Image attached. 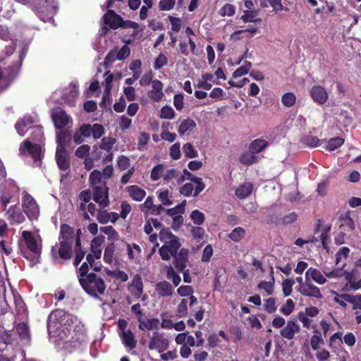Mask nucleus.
Returning <instances> with one entry per match:
<instances>
[{
	"label": "nucleus",
	"mask_w": 361,
	"mask_h": 361,
	"mask_svg": "<svg viewBox=\"0 0 361 361\" xmlns=\"http://www.w3.org/2000/svg\"><path fill=\"white\" fill-rule=\"evenodd\" d=\"M176 116L173 109L169 106H164L160 110L159 117L164 119H173Z\"/></svg>",
	"instance_id": "nucleus-43"
},
{
	"label": "nucleus",
	"mask_w": 361,
	"mask_h": 361,
	"mask_svg": "<svg viewBox=\"0 0 361 361\" xmlns=\"http://www.w3.org/2000/svg\"><path fill=\"white\" fill-rule=\"evenodd\" d=\"M300 330V326L293 320H288L286 326L281 331V336L286 339L291 340L294 338L295 333Z\"/></svg>",
	"instance_id": "nucleus-17"
},
{
	"label": "nucleus",
	"mask_w": 361,
	"mask_h": 361,
	"mask_svg": "<svg viewBox=\"0 0 361 361\" xmlns=\"http://www.w3.org/2000/svg\"><path fill=\"white\" fill-rule=\"evenodd\" d=\"M115 142L114 138L105 137L102 140L100 148L109 152L112 149Z\"/></svg>",
	"instance_id": "nucleus-56"
},
{
	"label": "nucleus",
	"mask_w": 361,
	"mask_h": 361,
	"mask_svg": "<svg viewBox=\"0 0 361 361\" xmlns=\"http://www.w3.org/2000/svg\"><path fill=\"white\" fill-rule=\"evenodd\" d=\"M129 291L136 298H140L143 293L144 286L141 276L137 274L133 278L128 287Z\"/></svg>",
	"instance_id": "nucleus-16"
},
{
	"label": "nucleus",
	"mask_w": 361,
	"mask_h": 361,
	"mask_svg": "<svg viewBox=\"0 0 361 361\" xmlns=\"http://www.w3.org/2000/svg\"><path fill=\"white\" fill-rule=\"evenodd\" d=\"M298 291L304 296L314 297L317 299L322 298L320 289L312 283L308 282V281H306L305 285L299 286Z\"/></svg>",
	"instance_id": "nucleus-14"
},
{
	"label": "nucleus",
	"mask_w": 361,
	"mask_h": 361,
	"mask_svg": "<svg viewBox=\"0 0 361 361\" xmlns=\"http://www.w3.org/2000/svg\"><path fill=\"white\" fill-rule=\"evenodd\" d=\"M195 126L196 123L192 119L185 118L181 122L178 128V133L180 135H183L187 131L192 130Z\"/></svg>",
	"instance_id": "nucleus-35"
},
{
	"label": "nucleus",
	"mask_w": 361,
	"mask_h": 361,
	"mask_svg": "<svg viewBox=\"0 0 361 361\" xmlns=\"http://www.w3.org/2000/svg\"><path fill=\"white\" fill-rule=\"evenodd\" d=\"M310 93L313 101L318 104H323L328 99L327 92L324 87L321 85L313 86Z\"/></svg>",
	"instance_id": "nucleus-15"
},
{
	"label": "nucleus",
	"mask_w": 361,
	"mask_h": 361,
	"mask_svg": "<svg viewBox=\"0 0 361 361\" xmlns=\"http://www.w3.org/2000/svg\"><path fill=\"white\" fill-rule=\"evenodd\" d=\"M246 231L242 227L235 228L228 235V237L234 242H239L245 235Z\"/></svg>",
	"instance_id": "nucleus-37"
},
{
	"label": "nucleus",
	"mask_w": 361,
	"mask_h": 361,
	"mask_svg": "<svg viewBox=\"0 0 361 361\" xmlns=\"http://www.w3.org/2000/svg\"><path fill=\"white\" fill-rule=\"evenodd\" d=\"M240 162L244 165H252L254 163H256L257 161V158L255 154H252L251 152H245L240 155Z\"/></svg>",
	"instance_id": "nucleus-42"
},
{
	"label": "nucleus",
	"mask_w": 361,
	"mask_h": 361,
	"mask_svg": "<svg viewBox=\"0 0 361 361\" xmlns=\"http://www.w3.org/2000/svg\"><path fill=\"white\" fill-rule=\"evenodd\" d=\"M181 244L178 238L165 242V243L159 248V253L163 260H169L171 257L178 253Z\"/></svg>",
	"instance_id": "nucleus-7"
},
{
	"label": "nucleus",
	"mask_w": 361,
	"mask_h": 361,
	"mask_svg": "<svg viewBox=\"0 0 361 361\" xmlns=\"http://www.w3.org/2000/svg\"><path fill=\"white\" fill-rule=\"evenodd\" d=\"M294 283L295 281L292 279H285L282 282L283 293L285 297H288L291 294Z\"/></svg>",
	"instance_id": "nucleus-49"
},
{
	"label": "nucleus",
	"mask_w": 361,
	"mask_h": 361,
	"mask_svg": "<svg viewBox=\"0 0 361 361\" xmlns=\"http://www.w3.org/2000/svg\"><path fill=\"white\" fill-rule=\"evenodd\" d=\"M155 290L159 297H169L173 294V287L171 284L166 281L158 282L155 286Z\"/></svg>",
	"instance_id": "nucleus-25"
},
{
	"label": "nucleus",
	"mask_w": 361,
	"mask_h": 361,
	"mask_svg": "<svg viewBox=\"0 0 361 361\" xmlns=\"http://www.w3.org/2000/svg\"><path fill=\"white\" fill-rule=\"evenodd\" d=\"M22 207L23 212L30 220L35 219L39 214V207L35 199L28 193L23 197Z\"/></svg>",
	"instance_id": "nucleus-6"
},
{
	"label": "nucleus",
	"mask_w": 361,
	"mask_h": 361,
	"mask_svg": "<svg viewBox=\"0 0 361 361\" xmlns=\"http://www.w3.org/2000/svg\"><path fill=\"white\" fill-rule=\"evenodd\" d=\"M219 13L221 16H233L235 13V8L233 4H226L220 8Z\"/></svg>",
	"instance_id": "nucleus-55"
},
{
	"label": "nucleus",
	"mask_w": 361,
	"mask_h": 361,
	"mask_svg": "<svg viewBox=\"0 0 361 361\" xmlns=\"http://www.w3.org/2000/svg\"><path fill=\"white\" fill-rule=\"evenodd\" d=\"M177 315L179 317H184L188 315V300L182 299L177 307Z\"/></svg>",
	"instance_id": "nucleus-53"
},
{
	"label": "nucleus",
	"mask_w": 361,
	"mask_h": 361,
	"mask_svg": "<svg viewBox=\"0 0 361 361\" xmlns=\"http://www.w3.org/2000/svg\"><path fill=\"white\" fill-rule=\"evenodd\" d=\"M92 135L94 139H99L104 134V128L102 124L94 123L92 126Z\"/></svg>",
	"instance_id": "nucleus-60"
},
{
	"label": "nucleus",
	"mask_w": 361,
	"mask_h": 361,
	"mask_svg": "<svg viewBox=\"0 0 361 361\" xmlns=\"http://www.w3.org/2000/svg\"><path fill=\"white\" fill-rule=\"evenodd\" d=\"M119 336L125 347L130 350H133L136 347L137 340L134 334L130 329L127 330V331L119 332Z\"/></svg>",
	"instance_id": "nucleus-22"
},
{
	"label": "nucleus",
	"mask_w": 361,
	"mask_h": 361,
	"mask_svg": "<svg viewBox=\"0 0 361 361\" xmlns=\"http://www.w3.org/2000/svg\"><path fill=\"white\" fill-rule=\"evenodd\" d=\"M301 142L308 147H316L319 145L320 140L317 136L306 135L301 139Z\"/></svg>",
	"instance_id": "nucleus-45"
},
{
	"label": "nucleus",
	"mask_w": 361,
	"mask_h": 361,
	"mask_svg": "<svg viewBox=\"0 0 361 361\" xmlns=\"http://www.w3.org/2000/svg\"><path fill=\"white\" fill-rule=\"evenodd\" d=\"M253 185L251 183H245L240 185L235 190V195L239 199H245L252 192Z\"/></svg>",
	"instance_id": "nucleus-31"
},
{
	"label": "nucleus",
	"mask_w": 361,
	"mask_h": 361,
	"mask_svg": "<svg viewBox=\"0 0 361 361\" xmlns=\"http://www.w3.org/2000/svg\"><path fill=\"white\" fill-rule=\"evenodd\" d=\"M16 330L20 339L30 340V335L27 324L24 322L18 323L16 326Z\"/></svg>",
	"instance_id": "nucleus-34"
},
{
	"label": "nucleus",
	"mask_w": 361,
	"mask_h": 361,
	"mask_svg": "<svg viewBox=\"0 0 361 361\" xmlns=\"http://www.w3.org/2000/svg\"><path fill=\"white\" fill-rule=\"evenodd\" d=\"M190 218L195 224L202 225L204 221L205 216L202 212L195 209L192 212Z\"/></svg>",
	"instance_id": "nucleus-51"
},
{
	"label": "nucleus",
	"mask_w": 361,
	"mask_h": 361,
	"mask_svg": "<svg viewBox=\"0 0 361 361\" xmlns=\"http://www.w3.org/2000/svg\"><path fill=\"white\" fill-rule=\"evenodd\" d=\"M306 281H309V278H311L316 283L322 285L326 282V278L322 275L321 271L317 269L310 267L307 269L305 273Z\"/></svg>",
	"instance_id": "nucleus-27"
},
{
	"label": "nucleus",
	"mask_w": 361,
	"mask_h": 361,
	"mask_svg": "<svg viewBox=\"0 0 361 361\" xmlns=\"http://www.w3.org/2000/svg\"><path fill=\"white\" fill-rule=\"evenodd\" d=\"M281 102L286 107H292L295 104L296 96L293 92H286L282 96Z\"/></svg>",
	"instance_id": "nucleus-39"
},
{
	"label": "nucleus",
	"mask_w": 361,
	"mask_h": 361,
	"mask_svg": "<svg viewBox=\"0 0 361 361\" xmlns=\"http://www.w3.org/2000/svg\"><path fill=\"white\" fill-rule=\"evenodd\" d=\"M164 165L161 164H157L152 169L150 173V178L152 181H157L160 179L164 172Z\"/></svg>",
	"instance_id": "nucleus-46"
},
{
	"label": "nucleus",
	"mask_w": 361,
	"mask_h": 361,
	"mask_svg": "<svg viewBox=\"0 0 361 361\" xmlns=\"http://www.w3.org/2000/svg\"><path fill=\"white\" fill-rule=\"evenodd\" d=\"M338 225L343 231L352 232L355 230V222L350 217V211H348L339 216L338 219Z\"/></svg>",
	"instance_id": "nucleus-13"
},
{
	"label": "nucleus",
	"mask_w": 361,
	"mask_h": 361,
	"mask_svg": "<svg viewBox=\"0 0 361 361\" xmlns=\"http://www.w3.org/2000/svg\"><path fill=\"white\" fill-rule=\"evenodd\" d=\"M166 278L171 280L175 286H178L181 281L180 276L175 271L171 266H169L166 269Z\"/></svg>",
	"instance_id": "nucleus-40"
},
{
	"label": "nucleus",
	"mask_w": 361,
	"mask_h": 361,
	"mask_svg": "<svg viewBox=\"0 0 361 361\" xmlns=\"http://www.w3.org/2000/svg\"><path fill=\"white\" fill-rule=\"evenodd\" d=\"M175 238H177V236L173 235L169 228H162L159 232V239L164 243L169 240H173Z\"/></svg>",
	"instance_id": "nucleus-50"
},
{
	"label": "nucleus",
	"mask_w": 361,
	"mask_h": 361,
	"mask_svg": "<svg viewBox=\"0 0 361 361\" xmlns=\"http://www.w3.org/2000/svg\"><path fill=\"white\" fill-rule=\"evenodd\" d=\"M324 341L322 337V335L314 334L310 339V345L314 350H317L319 348V344H324Z\"/></svg>",
	"instance_id": "nucleus-62"
},
{
	"label": "nucleus",
	"mask_w": 361,
	"mask_h": 361,
	"mask_svg": "<svg viewBox=\"0 0 361 361\" xmlns=\"http://www.w3.org/2000/svg\"><path fill=\"white\" fill-rule=\"evenodd\" d=\"M189 251L186 248H181L178 253L173 255V264L178 272H182L187 267Z\"/></svg>",
	"instance_id": "nucleus-11"
},
{
	"label": "nucleus",
	"mask_w": 361,
	"mask_h": 361,
	"mask_svg": "<svg viewBox=\"0 0 361 361\" xmlns=\"http://www.w3.org/2000/svg\"><path fill=\"white\" fill-rule=\"evenodd\" d=\"M76 321V317L61 309L53 310L49 315L48 322L59 324L67 329L73 326Z\"/></svg>",
	"instance_id": "nucleus-3"
},
{
	"label": "nucleus",
	"mask_w": 361,
	"mask_h": 361,
	"mask_svg": "<svg viewBox=\"0 0 361 361\" xmlns=\"http://www.w3.org/2000/svg\"><path fill=\"white\" fill-rule=\"evenodd\" d=\"M71 138V132L68 130H61L56 134L58 147L56 149H66V147Z\"/></svg>",
	"instance_id": "nucleus-29"
},
{
	"label": "nucleus",
	"mask_w": 361,
	"mask_h": 361,
	"mask_svg": "<svg viewBox=\"0 0 361 361\" xmlns=\"http://www.w3.org/2000/svg\"><path fill=\"white\" fill-rule=\"evenodd\" d=\"M344 143V139L341 137H336L331 138L326 145V149L331 152L337 149L338 147L343 145Z\"/></svg>",
	"instance_id": "nucleus-38"
},
{
	"label": "nucleus",
	"mask_w": 361,
	"mask_h": 361,
	"mask_svg": "<svg viewBox=\"0 0 361 361\" xmlns=\"http://www.w3.org/2000/svg\"><path fill=\"white\" fill-rule=\"evenodd\" d=\"M114 250L115 246L114 243H110L106 247L104 253V261L106 263L111 264L112 262Z\"/></svg>",
	"instance_id": "nucleus-47"
},
{
	"label": "nucleus",
	"mask_w": 361,
	"mask_h": 361,
	"mask_svg": "<svg viewBox=\"0 0 361 361\" xmlns=\"http://www.w3.org/2000/svg\"><path fill=\"white\" fill-rule=\"evenodd\" d=\"M169 345V340L164 337V334L155 331L150 338L148 347L150 350H156L161 353L168 348Z\"/></svg>",
	"instance_id": "nucleus-10"
},
{
	"label": "nucleus",
	"mask_w": 361,
	"mask_h": 361,
	"mask_svg": "<svg viewBox=\"0 0 361 361\" xmlns=\"http://www.w3.org/2000/svg\"><path fill=\"white\" fill-rule=\"evenodd\" d=\"M126 192L129 196L135 201H142L146 195L145 190L142 189L137 185H129L126 188Z\"/></svg>",
	"instance_id": "nucleus-24"
},
{
	"label": "nucleus",
	"mask_w": 361,
	"mask_h": 361,
	"mask_svg": "<svg viewBox=\"0 0 361 361\" xmlns=\"http://www.w3.org/2000/svg\"><path fill=\"white\" fill-rule=\"evenodd\" d=\"M6 214L11 224H22L25 220L24 215L18 209L17 205L11 206L6 212Z\"/></svg>",
	"instance_id": "nucleus-23"
},
{
	"label": "nucleus",
	"mask_w": 361,
	"mask_h": 361,
	"mask_svg": "<svg viewBox=\"0 0 361 361\" xmlns=\"http://www.w3.org/2000/svg\"><path fill=\"white\" fill-rule=\"evenodd\" d=\"M149 134L146 132H142L137 140V149L142 150L149 141Z\"/></svg>",
	"instance_id": "nucleus-54"
},
{
	"label": "nucleus",
	"mask_w": 361,
	"mask_h": 361,
	"mask_svg": "<svg viewBox=\"0 0 361 361\" xmlns=\"http://www.w3.org/2000/svg\"><path fill=\"white\" fill-rule=\"evenodd\" d=\"M259 11L256 10L249 11L246 10L244 11V15H243L240 19L244 23L252 22V23H260L262 21L261 18H256L258 16Z\"/></svg>",
	"instance_id": "nucleus-36"
},
{
	"label": "nucleus",
	"mask_w": 361,
	"mask_h": 361,
	"mask_svg": "<svg viewBox=\"0 0 361 361\" xmlns=\"http://www.w3.org/2000/svg\"><path fill=\"white\" fill-rule=\"evenodd\" d=\"M183 150L185 156L188 158L192 159L198 156L197 151L194 149L193 145L190 142H187L183 145Z\"/></svg>",
	"instance_id": "nucleus-48"
},
{
	"label": "nucleus",
	"mask_w": 361,
	"mask_h": 361,
	"mask_svg": "<svg viewBox=\"0 0 361 361\" xmlns=\"http://www.w3.org/2000/svg\"><path fill=\"white\" fill-rule=\"evenodd\" d=\"M137 321L140 323L139 329L141 330H152V329L156 328L159 322V319L156 318L143 320L142 317L137 318Z\"/></svg>",
	"instance_id": "nucleus-33"
},
{
	"label": "nucleus",
	"mask_w": 361,
	"mask_h": 361,
	"mask_svg": "<svg viewBox=\"0 0 361 361\" xmlns=\"http://www.w3.org/2000/svg\"><path fill=\"white\" fill-rule=\"evenodd\" d=\"M92 197L101 208L104 209L109 206V188L106 183L102 186H94L92 188Z\"/></svg>",
	"instance_id": "nucleus-8"
},
{
	"label": "nucleus",
	"mask_w": 361,
	"mask_h": 361,
	"mask_svg": "<svg viewBox=\"0 0 361 361\" xmlns=\"http://www.w3.org/2000/svg\"><path fill=\"white\" fill-rule=\"evenodd\" d=\"M56 161L58 167L61 171H66L71 167L70 159L66 149L56 150Z\"/></svg>",
	"instance_id": "nucleus-18"
},
{
	"label": "nucleus",
	"mask_w": 361,
	"mask_h": 361,
	"mask_svg": "<svg viewBox=\"0 0 361 361\" xmlns=\"http://www.w3.org/2000/svg\"><path fill=\"white\" fill-rule=\"evenodd\" d=\"M102 19L104 23L109 25L113 30L120 27L121 23L122 22V17L111 9L107 10Z\"/></svg>",
	"instance_id": "nucleus-12"
},
{
	"label": "nucleus",
	"mask_w": 361,
	"mask_h": 361,
	"mask_svg": "<svg viewBox=\"0 0 361 361\" xmlns=\"http://www.w3.org/2000/svg\"><path fill=\"white\" fill-rule=\"evenodd\" d=\"M79 94L78 87L75 85H72L68 92L63 94L65 102L71 106H75V102Z\"/></svg>",
	"instance_id": "nucleus-32"
},
{
	"label": "nucleus",
	"mask_w": 361,
	"mask_h": 361,
	"mask_svg": "<svg viewBox=\"0 0 361 361\" xmlns=\"http://www.w3.org/2000/svg\"><path fill=\"white\" fill-rule=\"evenodd\" d=\"M79 283L86 293L95 298L103 295L106 288L104 279L93 272L85 278H80Z\"/></svg>",
	"instance_id": "nucleus-1"
},
{
	"label": "nucleus",
	"mask_w": 361,
	"mask_h": 361,
	"mask_svg": "<svg viewBox=\"0 0 361 361\" xmlns=\"http://www.w3.org/2000/svg\"><path fill=\"white\" fill-rule=\"evenodd\" d=\"M60 246L59 250H57L55 247H52L51 250V255L54 259L56 262H58V259H63L65 261L69 260L73 255V244L70 242H66L65 240H61L60 243Z\"/></svg>",
	"instance_id": "nucleus-5"
},
{
	"label": "nucleus",
	"mask_w": 361,
	"mask_h": 361,
	"mask_svg": "<svg viewBox=\"0 0 361 361\" xmlns=\"http://www.w3.org/2000/svg\"><path fill=\"white\" fill-rule=\"evenodd\" d=\"M38 18L44 23L53 20L58 11L56 0H28Z\"/></svg>",
	"instance_id": "nucleus-2"
},
{
	"label": "nucleus",
	"mask_w": 361,
	"mask_h": 361,
	"mask_svg": "<svg viewBox=\"0 0 361 361\" xmlns=\"http://www.w3.org/2000/svg\"><path fill=\"white\" fill-rule=\"evenodd\" d=\"M127 251H128V258L130 259H134L135 257H137V255H140V254L141 253V248L136 243H133L132 245L130 244H128Z\"/></svg>",
	"instance_id": "nucleus-44"
},
{
	"label": "nucleus",
	"mask_w": 361,
	"mask_h": 361,
	"mask_svg": "<svg viewBox=\"0 0 361 361\" xmlns=\"http://www.w3.org/2000/svg\"><path fill=\"white\" fill-rule=\"evenodd\" d=\"M294 307L295 303L293 300L292 299H288L286 300V305L281 307L280 311L284 315L288 316L293 312Z\"/></svg>",
	"instance_id": "nucleus-57"
},
{
	"label": "nucleus",
	"mask_w": 361,
	"mask_h": 361,
	"mask_svg": "<svg viewBox=\"0 0 361 361\" xmlns=\"http://www.w3.org/2000/svg\"><path fill=\"white\" fill-rule=\"evenodd\" d=\"M34 123V119L31 116H27L23 117L20 121H17L15 125V128L18 133L21 136H24L27 130V126L32 125Z\"/></svg>",
	"instance_id": "nucleus-26"
},
{
	"label": "nucleus",
	"mask_w": 361,
	"mask_h": 361,
	"mask_svg": "<svg viewBox=\"0 0 361 361\" xmlns=\"http://www.w3.org/2000/svg\"><path fill=\"white\" fill-rule=\"evenodd\" d=\"M90 147L88 145H83L77 148L75 155L78 158H85L90 153Z\"/></svg>",
	"instance_id": "nucleus-64"
},
{
	"label": "nucleus",
	"mask_w": 361,
	"mask_h": 361,
	"mask_svg": "<svg viewBox=\"0 0 361 361\" xmlns=\"http://www.w3.org/2000/svg\"><path fill=\"white\" fill-rule=\"evenodd\" d=\"M20 154L24 155L27 152L33 159L34 163L37 166H40L42 158V152L41 146L38 144H32L30 141L24 140L19 147Z\"/></svg>",
	"instance_id": "nucleus-4"
},
{
	"label": "nucleus",
	"mask_w": 361,
	"mask_h": 361,
	"mask_svg": "<svg viewBox=\"0 0 361 361\" xmlns=\"http://www.w3.org/2000/svg\"><path fill=\"white\" fill-rule=\"evenodd\" d=\"M30 129L32 130V132H31L32 138L34 140L40 141L44 136L42 127L39 126H36L31 127Z\"/></svg>",
	"instance_id": "nucleus-59"
},
{
	"label": "nucleus",
	"mask_w": 361,
	"mask_h": 361,
	"mask_svg": "<svg viewBox=\"0 0 361 361\" xmlns=\"http://www.w3.org/2000/svg\"><path fill=\"white\" fill-rule=\"evenodd\" d=\"M180 145L179 142H176L173 144L169 149V154L171 157L174 159L177 160L180 158L181 153H180Z\"/></svg>",
	"instance_id": "nucleus-61"
},
{
	"label": "nucleus",
	"mask_w": 361,
	"mask_h": 361,
	"mask_svg": "<svg viewBox=\"0 0 361 361\" xmlns=\"http://www.w3.org/2000/svg\"><path fill=\"white\" fill-rule=\"evenodd\" d=\"M264 310L270 314H272L276 312V301L274 298H269L265 300V302L264 304Z\"/></svg>",
	"instance_id": "nucleus-63"
},
{
	"label": "nucleus",
	"mask_w": 361,
	"mask_h": 361,
	"mask_svg": "<svg viewBox=\"0 0 361 361\" xmlns=\"http://www.w3.org/2000/svg\"><path fill=\"white\" fill-rule=\"evenodd\" d=\"M185 204L186 200H184L181 203L178 204L175 207L166 209V214L172 217L180 215L185 212Z\"/></svg>",
	"instance_id": "nucleus-41"
},
{
	"label": "nucleus",
	"mask_w": 361,
	"mask_h": 361,
	"mask_svg": "<svg viewBox=\"0 0 361 361\" xmlns=\"http://www.w3.org/2000/svg\"><path fill=\"white\" fill-rule=\"evenodd\" d=\"M75 235V231L73 227L67 224H62L60 226V233L59 240H65L66 242H70L73 243V238Z\"/></svg>",
	"instance_id": "nucleus-21"
},
{
	"label": "nucleus",
	"mask_w": 361,
	"mask_h": 361,
	"mask_svg": "<svg viewBox=\"0 0 361 361\" xmlns=\"http://www.w3.org/2000/svg\"><path fill=\"white\" fill-rule=\"evenodd\" d=\"M343 276L345 277V281L350 284V287L352 290H357L361 288V278L358 281H356L354 272L343 270Z\"/></svg>",
	"instance_id": "nucleus-30"
},
{
	"label": "nucleus",
	"mask_w": 361,
	"mask_h": 361,
	"mask_svg": "<svg viewBox=\"0 0 361 361\" xmlns=\"http://www.w3.org/2000/svg\"><path fill=\"white\" fill-rule=\"evenodd\" d=\"M52 119L56 128L63 129L68 124L70 116L64 111L60 110L52 115Z\"/></svg>",
	"instance_id": "nucleus-20"
},
{
	"label": "nucleus",
	"mask_w": 361,
	"mask_h": 361,
	"mask_svg": "<svg viewBox=\"0 0 361 361\" xmlns=\"http://www.w3.org/2000/svg\"><path fill=\"white\" fill-rule=\"evenodd\" d=\"M347 298L348 303L352 305V309L355 311L356 323L361 324V294L352 295Z\"/></svg>",
	"instance_id": "nucleus-19"
},
{
	"label": "nucleus",
	"mask_w": 361,
	"mask_h": 361,
	"mask_svg": "<svg viewBox=\"0 0 361 361\" xmlns=\"http://www.w3.org/2000/svg\"><path fill=\"white\" fill-rule=\"evenodd\" d=\"M268 142L262 138L252 140L249 145V152L252 154H258L268 147Z\"/></svg>",
	"instance_id": "nucleus-28"
},
{
	"label": "nucleus",
	"mask_w": 361,
	"mask_h": 361,
	"mask_svg": "<svg viewBox=\"0 0 361 361\" xmlns=\"http://www.w3.org/2000/svg\"><path fill=\"white\" fill-rule=\"evenodd\" d=\"M168 63L167 57L163 54L160 53L158 56L156 58L154 68L156 70H159L166 66Z\"/></svg>",
	"instance_id": "nucleus-58"
},
{
	"label": "nucleus",
	"mask_w": 361,
	"mask_h": 361,
	"mask_svg": "<svg viewBox=\"0 0 361 361\" xmlns=\"http://www.w3.org/2000/svg\"><path fill=\"white\" fill-rule=\"evenodd\" d=\"M22 238L24 240L27 249L33 254L37 255V257H39L42 252V248L38 245L37 240L32 233L30 231H24L22 232ZM30 260L34 264L38 262V258H37L36 260L35 258H32Z\"/></svg>",
	"instance_id": "nucleus-9"
},
{
	"label": "nucleus",
	"mask_w": 361,
	"mask_h": 361,
	"mask_svg": "<svg viewBox=\"0 0 361 361\" xmlns=\"http://www.w3.org/2000/svg\"><path fill=\"white\" fill-rule=\"evenodd\" d=\"M351 294L343 293V294H336V296L334 297V301L338 304L341 307L346 309L347 302H348V297H351Z\"/></svg>",
	"instance_id": "nucleus-52"
}]
</instances>
